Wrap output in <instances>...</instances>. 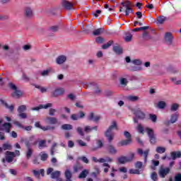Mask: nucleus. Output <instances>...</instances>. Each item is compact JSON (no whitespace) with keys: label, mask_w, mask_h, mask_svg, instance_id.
Instances as JSON below:
<instances>
[{"label":"nucleus","mask_w":181,"mask_h":181,"mask_svg":"<svg viewBox=\"0 0 181 181\" xmlns=\"http://www.w3.org/2000/svg\"><path fill=\"white\" fill-rule=\"evenodd\" d=\"M113 129H118V126L117 125V122L113 120L112 122L111 125L108 127V129L105 132V136L107 139L108 142H112V139H114V134L112 133Z\"/></svg>","instance_id":"obj_1"},{"label":"nucleus","mask_w":181,"mask_h":181,"mask_svg":"<svg viewBox=\"0 0 181 181\" xmlns=\"http://www.w3.org/2000/svg\"><path fill=\"white\" fill-rule=\"evenodd\" d=\"M2 122H4V120L0 119V131H5V132L9 134V132H11V128H12V124L8 122H5L1 124Z\"/></svg>","instance_id":"obj_2"},{"label":"nucleus","mask_w":181,"mask_h":181,"mask_svg":"<svg viewBox=\"0 0 181 181\" xmlns=\"http://www.w3.org/2000/svg\"><path fill=\"white\" fill-rule=\"evenodd\" d=\"M146 131L148 135L151 144H153V145L154 144H156V137L155 136V133L153 132V129L149 127H146Z\"/></svg>","instance_id":"obj_3"},{"label":"nucleus","mask_w":181,"mask_h":181,"mask_svg":"<svg viewBox=\"0 0 181 181\" xmlns=\"http://www.w3.org/2000/svg\"><path fill=\"white\" fill-rule=\"evenodd\" d=\"M170 173V168H164V167H160L159 170H158V175L162 179H165L168 175Z\"/></svg>","instance_id":"obj_4"},{"label":"nucleus","mask_w":181,"mask_h":181,"mask_svg":"<svg viewBox=\"0 0 181 181\" xmlns=\"http://www.w3.org/2000/svg\"><path fill=\"white\" fill-rule=\"evenodd\" d=\"M175 37L173 36L172 33H165L164 35V40L168 46H172L173 45V40Z\"/></svg>","instance_id":"obj_5"},{"label":"nucleus","mask_w":181,"mask_h":181,"mask_svg":"<svg viewBox=\"0 0 181 181\" xmlns=\"http://www.w3.org/2000/svg\"><path fill=\"white\" fill-rule=\"evenodd\" d=\"M64 94V89L63 88H58L51 93V96L54 98H57V97H60V95H63Z\"/></svg>","instance_id":"obj_6"},{"label":"nucleus","mask_w":181,"mask_h":181,"mask_svg":"<svg viewBox=\"0 0 181 181\" xmlns=\"http://www.w3.org/2000/svg\"><path fill=\"white\" fill-rule=\"evenodd\" d=\"M53 107L52 103H47L45 105H40L39 106H37L35 107L31 108L32 111H39V110H47V108H52Z\"/></svg>","instance_id":"obj_7"},{"label":"nucleus","mask_w":181,"mask_h":181,"mask_svg":"<svg viewBox=\"0 0 181 181\" xmlns=\"http://www.w3.org/2000/svg\"><path fill=\"white\" fill-rule=\"evenodd\" d=\"M16 156V154H15V152L12 151H6V160L8 162V163H11V162H13V158Z\"/></svg>","instance_id":"obj_8"},{"label":"nucleus","mask_w":181,"mask_h":181,"mask_svg":"<svg viewBox=\"0 0 181 181\" xmlns=\"http://www.w3.org/2000/svg\"><path fill=\"white\" fill-rule=\"evenodd\" d=\"M62 6L64 9H66V11H71V9H73L74 4L67 0H63Z\"/></svg>","instance_id":"obj_9"},{"label":"nucleus","mask_w":181,"mask_h":181,"mask_svg":"<svg viewBox=\"0 0 181 181\" xmlns=\"http://www.w3.org/2000/svg\"><path fill=\"white\" fill-rule=\"evenodd\" d=\"M101 119V117L100 115H94L93 112L89 113L88 116V121H93V122H98Z\"/></svg>","instance_id":"obj_10"},{"label":"nucleus","mask_w":181,"mask_h":181,"mask_svg":"<svg viewBox=\"0 0 181 181\" xmlns=\"http://www.w3.org/2000/svg\"><path fill=\"white\" fill-rule=\"evenodd\" d=\"M45 122L47 124H50L51 125H56L59 121L57 120V118L54 117H47L45 118Z\"/></svg>","instance_id":"obj_11"},{"label":"nucleus","mask_w":181,"mask_h":181,"mask_svg":"<svg viewBox=\"0 0 181 181\" xmlns=\"http://www.w3.org/2000/svg\"><path fill=\"white\" fill-rule=\"evenodd\" d=\"M137 152H138L139 155H140L141 156H142V155H144V163H146L147 159H148V155H149V149L144 151L142 149L139 148Z\"/></svg>","instance_id":"obj_12"},{"label":"nucleus","mask_w":181,"mask_h":181,"mask_svg":"<svg viewBox=\"0 0 181 181\" xmlns=\"http://www.w3.org/2000/svg\"><path fill=\"white\" fill-rule=\"evenodd\" d=\"M67 60V57L65 55H59L57 59H56V63L57 64H64V63H66Z\"/></svg>","instance_id":"obj_13"},{"label":"nucleus","mask_w":181,"mask_h":181,"mask_svg":"<svg viewBox=\"0 0 181 181\" xmlns=\"http://www.w3.org/2000/svg\"><path fill=\"white\" fill-rule=\"evenodd\" d=\"M134 114L139 119H145L146 115L141 110H136Z\"/></svg>","instance_id":"obj_14"},{"label":"nucleus","mask_w":181,"mask_h":181,"mask_svg":"<svg viewBox=\"0 0 181 181\" xmlns=\"http://www.w3.org/2000/svg\"><path fill=\"white\" fill-rule=\"evenodd\" d=\"M25 18H28V19H30V18H33V10H32L30 7L25 8Z\"/></svg>","instance_id":"obj_15"},{"label":"nucleus","mask_w":181,"mask_h":181,"mask_svg":"<svg viewBox=\"0 0 181 181\" xmlns=\"http://www.w3.org/2000/svg\"><path fill=\"white\" fill-rule=\"evenodd\" d=\"M35 125L37 128H40V129H42V131H49V129H54V127H50V126L42 127V125H40V122H35Z\"/></svg>","instance_id":"obj_16"},{"label":"nucleus","mask_w":181,"mask_h":181,"mask_svg":"<svg viewBox=\"0 0 181 181\" xmlns=\"http://www.w3.org/2000/svg\"><path fill=\"white\" fill-rule=\"evenodd\" d=\"M12 149V145L9 143H4L2 147H0V153L4 152V151H11Z\"/></svg>","instance_id":"obj_17"},{"label":"nucleus","mask_w":181,"mask_h":181,"mask_svg":"<svg viewBox=\"0 0 181 181\" xmlns=\"http://www.w3.org/2000/svg\"><path fill=\"white\" fill-rule=\"evenodd\" d=\"M23 95V93L21 90H16L11 93V97L13 98H21Z\"/></svg>","instance_id":"obj_18"},{"label":"nucleus","mask_w":181,"mask_h":181,"mask_svg":"<svg viewBox=\"0 0 181 181\" xmlns=\"http://www.w3.org/2000/svg\"><path fill=\"white\" fill-rule=\"evenodd\" d=\"M117 161L119 163H121V165H124L125 163H129L128 160V157L125 156H120L117 158Z\"/></svg>","instance_id":"obj_19"},{"label":"nucleus","mask_w":181,"mask_h":181,"mask_svg":"<svg viewBox=\"0 0 181 181\" xmlns=\"http://www.w3.org/2000/svg\"><path fill=\"white\" fill-rule=\"evenodd\" d=\"M171 159L173 160H176L177 158H181V152L180 151H173L170 153Z\"/></svg>","instance_id":"obj_20"},{"label":"nucleus","mask_w":181,"mask_h":181,"mask_svg":"<svg viewBox=\"0 0 181 181\" xmlns=\"http://www.w3.org/2000/svg\"><path fill=\"white\" fill-rule=\"evenodd\" d=\"M107 151L109 152V153H110V155H115L117 153V152H118L117 148H115V147H114V146H112L111 144L107 146Z\"/></svg>","instance_id":"obj_21"},{"label":"nucleus","mask_w":181,"mask_h":181,"mask_svg":"<svg viewBox=\"0 0 181 181\" xmlns=\"http://www.w3.org/2000/svg\"><path fill=\"white\" fill-rule=\"evenodd\" d=\"M0 102L1 103V104H3V105H4V107H6V108L9 110L11 111V112H13V110L15 108L13 105H11L9 106V105H8V103H6V102H5V100H4L2 99L0 100Z\"/></svg>","instance_id":"obj_22"},{"label":"nucleus","mask_w":181,"mask_h":181,"mask_svg":"<svg viewBox=\"0 0 181 181\" xmlns=\"http://www.w3.org/2000/svg\"><path fill=\"white\" fill-rule=\"evenodd\" d=\"M59 25H52L47 29V32L49 33H56V32H59Z\"/></svg>","instance_id":"obj_23"},{"label":"nucleus","mask_w":181,"mask_h":181,"mask_svg":"<svg viewBox=\"0 0 181 181\" xmlns=\"http://www.w3.org/2000/svg\"><path fill=\"white\" fill-rule=\"evenodd\" d=\"M129 70H130V71H142L144 70V68L141 66H130V67L129 68Z\"/></svg>","instance_id":"obj_24"},{"label":"nucleus","mask_w":181,"mask_h":181,"mask_svg":"<svg viewBox=\"0 0 181 181\" xmlns=\"http://www.w3.org/2000/svg\"><path fill=\"white\" fill-rule=\"evenodd\" d=\"M130 144H132V139H127L126 140L121 141L119 145L120 146H127V145H130Z\"/></svg>","instance_id":"obj_25"},{"label":"nucleus","mask_w":181,"mask_h":181,"mask_svg":"<svg viewBox=\"0 0 181 181\" xmlns=\"http://www.w3.org/2000/svg\"><path fill=\"white\" fill-rule=\"evenodd\" d=\"M90 173V170L85 169L78 175L79 179H86L87 175Z\"/></svg>","instance_id":"obj_26"},{"label":"nucleus","mask_w":181,"mask_h":181,"mask_svg":"<svg viewBox=\"0 0 181 181\" xmlns=\"http://www.w3.org/2000/svg\"><path fill=\"white\" fill-rule=\"evenodd\" d=\"M98 127L97 126L95 127H90V126H86L84 127V131L85 132H86L87 134H88V132H91V131H98Z\"/></svg>","instance_id":"obj_27"},{"label":"nucleus","mask_w":181,"mask_h":181,"mask_svg":"<svg viewBox=\"0 0 181 181\" xmlns=\"http://www.w3.org/2000/svg\"><path fill=\"white\" fill-rule=\"evenodd\" d=\"M113 52H115L116 54H122V48L119 45H115L113 47Z\"/></svg>","instance_id":"obj_28"},{"label":"nucleus","mask_w":181,"mask_h":181,"mask_svg":"<svg viewBox=\"0 0 181 181\" xmlns=\"http://www.w3.org/2000/svg\"><path fill=\"white\" fill-rule=\"evenodd\" d=\"M60 175H62V173L59 170H56L51 173V178L52 179H59L60 177Z\"/></svg>","instance_id":"obj_29"},{"label":"nucleus","mask_w":181,"mask_h":181,"mask_svg":"<svg viewBox=\"0 0 181 181\" xmlns=\"http://www.w3.org/2000/svg\"><path fill=\"white\" fill-rule=\"evenodd\" d=\"M62 129L64 131H70L73 129V125L69 124H64L61 126Z\"/></svg>","instance_id":"obj_30"},{"label":"nucleus","mask_w":181,"mask_h":181,"mask_svg":"<svg viewBox=\"0 0 181 181\" xmlns=\"http://www.w3.org/2000/svg\"><path fill=\"white\" fill-rule=\"evenodd\" d=\"M34 138H35L34 136H30L29 139H26L24 140L25 145V146H27L28 149L30 148V142L33 141Z\"/></svg>","instance_id":"obj_31"},{"label":"nucleus","mask_w":181,"mask_h":181,"mask_svg":"<svg viewBox=\"0 0 181 181\" xmlns=\"http://www.w3.org/2000/svg\"><path fill=\"white\" fill-rule=\"evenodd\" d=\"M179 118V115L175 113L171 115L170 119V122L171 124H175L176 121H177V119Z\"/></svg>","instance_id":"obj_32"},{"label":"nucleus","mask_w":181,"mask_h":181,"mask_svg":"<svg viewBox=\"0 0 181 181\" xmlns=\"http://www.w3.org/2000/svg\"><path fill=\"white\" fill-rule=\"evenodd\" d=\"M32 155H33V149L31 148H28L26 151V159L29 160L30 158H32Z\"/></svg>","instance_id":"obj_33"},{"label":"nucleus","mask_w":181,"mask_h":181,"mask_svg":"<svg viewBox=\"0 0 181 181\" xmlns=\"http://www.w3.org/2000/svg\"><path fill=\"white\" fill-rule=\"evenodd\" d=\"M157 153H165L166 152V148L163 146H157L156 148Z\"/></svg>","instance_id":"obj_34"},{"label":"nucleus","mask_w":181,"mask_h":181,"mask_svg":"<svg viewBox=\"0 0 181 181\" xmlns=\"http://www.w3.org/2000/svg\"><path fill=\"white\" fill-rule=\"evenodd\" d=\"M101 33H104L103 28H98L93 32V35L94 36H98V35H101Z\"/></svg>","instance_id":"obj_35"},{"label":"nucleus","mask_w":181,"mask_h":181,"mask_svg":"<svg viewBox=\"0 0 181 181\" xmlns=\"http://www.w3.org/2000/svg\"><path fill=\"white\" fill-rule=\"evenodd\" d=\"M119 83L121 86H122V87H127V86L128 85V79L125 78H120Z\"/></svg>","instance_id":"obj_36"},{"label":"nucleus","mask_w":181,"mask_h":181,"mask_svg":"<svg viewBox=\"0 0 181 181\" xmlns=\"http://www.w3.org/2000/svg\"><path fill=\"white\" fill-rule=\"evenodd\" d=\"M96 144H97V147H94L93 148V151H97V149H101V148L104 146V144H103V141H101V140H98Z\"/></svg>","instance_id":"obj_37"},{"label":"nucleus","mask_w":181,"mask_h":181,"mask_svg":"<svg viewBox=\"0 0 181 181\" xmlns=\"http://www.w3.org/2000/svg\"><path fill=\"white\" fill-rule=\"evenodd\" d=\"M148 119H151L155 124L158 121V116L156 115L149 114Z\"/></svg>","instance_id":"obj_38"},{"label":"nucleus","mask_w":181,"mask_h":181,"mask_svg":"<svg viewBox=\"0 0 181 181\" xmlns=\"http://www.w3.org/2000/svg\"><path fill=\"white\" fill-rule=\"evenodd\" d=\"M113 44H114V41L110 40L107 44H104L103 45H102V49L105 50V49H108V47H110Z\"/></svg>","instance_id":"obj_39"},{"label":"nucleus","mask_w":181,"mask_h":181,"mask_svg":"<svg viewBox=\"0 0 181 181\" xmlns=\"http://www.w3.org/2000/svg\"><path fill=\"white\" fill-rule=\"evenodd\" d=\"M129 173H130V175H141V170H138L137 168L130 169Z\"/></svg>","instance_id":"obj_40"},{"label":"nucleus","mask_w":181,"mask_h":181,"mask_svg":"<svg viewBox=\"0 0 181 181\" xmlns=\"http://www.w3.org/2000/svg\"><path fill=\"white\" fill-rule=\"evenodd\" d=\"M157 107L160 110H163L166 107V103L165 101H160L158 103Z\"/></svg>","instance_id":"obj_41"},{"label":"nucleus","mask_w":181,"mask_h":181,"mask_svg":"<svg viewBox=\"0 0 181 181\" xmlns=\"http://www.w3.org/2000/svg\"><path fill=\"white\" fill-rule=\"evenodd\" d=\"M134 166H135L136 169L141 170V169H142V168L144 166V163H142V162H141V161H137L134 164Z\"/></svg>","instance_id":"obj_42"},{"label":"nucleus","mask_w":181,"mask_h":181,"mask_svg":"<svg viewBox=\"0 0 181 181\" xmlns=\"http://www.w3.org/2000/svg\"><path fill=\"white\" fill-rule=\"evenodd\" d=\"M180 105L177 103H173L170 106V111L175 112L177 110H179Z\"/></svg>","instance_id":"obj_43"},{"label":"nucleus","mask_w":181,"mask_h":181,"mask_svg":"<svg viewBox=\"0 0 181 181\" xmlns=\"http://www.w3.org/2000/svg\"><path fill=\"white\" fill-rule=\"evenodd\" d=\"M165 21H166L165 16H162L157 18V22L160 23V25H162L165 22Z\"/></svg>","instance_id":"obj_44"},{"label":"nucleus","mask_w":181,"mask_h":181,"mask_svg":"<svg viewBox=\"0 0 181 181\" xmlns=\"http://www.w3.org/2000/svg\"><path fill=\"white\" fill-rule=\"evenodd\" d=\"M39 149H43L46 148V141L42 140L38 143Z\"/></svg>","instance_id":"obj_45"},{"label":"nucleus","mask_w":181,"mask_h":181,"mask_svg":"<svg viewBox=\"0 0 181 181\" xmlns=\"http://www.w3.org/2000/svg\"><path fill=\"white\" fill-rule=\"evenodd\" d=\"M52 71V69H48L47 70H44L41 72V76L42 77H46L47 76H49V74Z\"/></svg>","instance_id":"obj_46"},{"label":"nucleus","mask_w":181,"mask_h":181,"mask_svg":"<svg viewBox=\"0 0 181 181\" xmlns=\"http://www.w3.org/2000/svg\"><path fill=\"white\" fill-rule=\"evenodd\" d=\"M132 64H134V66H141L142 64V61L140 59H134L132 60Z\"/></svg>","instance_id":"obj_47"},{"label":"nucleus","mask_w":181,"mask_h":181,"mask_svg":"<svg viewBox=\"0 0 181 181\" xmlns=\"http://www.w3.org/2000/svg\"><path fill=\"white\" fill-rule=\"evenodd\" d=\"M127 100L129 101H138L139 100V98L138 96H134V95H129L127 97Z\"/></svg>","instance_id":"obj_48"},{"label":"nucleus","mask_w":181,"mask_h":181,"mask_svg":"<svg viewBox=\"0 0 181 181\" xmlns=\"http://www.w3.org/2000/svg\"><path fill=\"white\" fill-rule=\"evenodd\" d=\"M25 110H26V105H21V106L18 107L17 111L20 114V113H22V112H25Z\"/></svg>","instance_id":"obj_49"},{"label":"nucleus","mask_w":181,"mask_h":181,"mask_svg":"<svg viewBox=\"0 0 181 181\" xmlns=\"http://www.w3.org/2000/svg\"><path fill=\"white\" fill-rule=\"evenodd\" d=\"M151 179L153 181H158V173H156V172H153L151 175Z\"/></svg>","instance_id":"obj_50"},{"label":"nucleus","mask_w":181,"mask_h":181,"mask_svg":"<svg viewBox=\"0 0 181 181\" xmlns=\"http://www.w3.org/2000/svg\"><path fill=\"white\" fill-rule=\"evenodd\" d=\"M122 5L124 8H132V3L131 1H126V3L122 2Z\"/></svg>","instance_id":"obj_51"},{"label":"nucleus","mask_w":181,"mask_h":181,"mask_svg":"<svg viewBox=\"0 0 181 181\" xmlns=\"http://www.w3.org/2000/svg\"><path fill=\"white\" fill-rule=\"evenodd\" d=\"M0 21H9V16L0 14Z\"/></svg>","instance_id":"obj_52"},{"label":"nucleus","mask_w":181,"mask_h":181,"mask_svg":"<svg viewBox=\"0 0 181 181\" xmlns=\"http://www.w3.org/2000/svg\"><path fill=\"white\" fill-rule=\"evenodd\" d=\"M13 123L14 124V125H16V127H18V128H21L22 129L25 128V126H23V124H22V123L18 121H13Z\"/></svg>","instance_id":"obj_53"},{"label":"nucleus","mask_w":181,"mask_h":181,"mask_svg":"<svg viewBox=\"0 0 181 181\" xmlns=\"http://www.w3.org/2000/svg\"><path fill=\"white\" fill-rule=\"evenodd\" d=\"M125 8H126V11H125L126 16H128V15H129L130 13H134V10H132V8L131 7H125Z\"/></svg>","instance_id":"obj_54"},{"label":"nucleus","mask_w":181,"mask_h":181,"mask_svg":"<svg viewBox=\"0 0 181 181\" xmlns=\"http://www.w3.org/2000/svg\"><path fill=\"white\" fill-rule=\"evenodd\" d=\"M137 131H138V132L141 134V135H144V127H142V125L141 124H138Z\"/></svg>","instance_id":"obj_55"},{"label":"nucleus","mask_w":181,"mask_h":181,"mask_svg":"<svg viewBox=\"0 0 181 181\" xmlns=\"http://www.w3.org/2000/svg\"><path fill=\"white\" fill-rule=\"evenodd\" d=\"M40 156H41V160H47V158H49V156L47 155V153H40Z\"/></svg>","instance_id":"obj_56"},{"label":"nucleus","mask_w":181,"mask_h":181,"mask_svg":"<svg viewBox=\"0 0 181 181\" xmlns=\"http://www.w3.org/2000/svg\"><path fill=\"white\" fill-rule=\"evenodd\" d=\"M76 131L81 136H84V132H83V128H81V127H77Z\"/></svg>","instance_id":"obj_57"},{"label":"nucleus","mask_w":181,"mask_h":181,"mask_svg":"<svg viewBox=\"0 0 181 181\" xmlns=\"http://www.w3.org/2000/svg\"><path fill=\"white\" fill-rule=\"evenodd\" d=\"M127 159H128L129 162H132V160H134V159H135V153H130L129 156L127 157Z\"/></svg>","instance_id":"obj_58"},{"label":"nucleus","mask_w":181,"mask_h":181,"mask_svg":"<svg viewBox=\"0 0 181 181\" xmlns=\"http://www.w3.org/2000/svg\"><path fill=\"white\" fill-rule=\"evenodd\" d=\"M79 160H82L84 163H88L89 160L88 158L86 156H81L78 158Z\"/></svg>","instance_id":"obj_59"},{"label":"nucleus","mask_w":181,"mask_h":181,"mask_svg":"<svg viewBox=\"0 0 181 181\" xmlns=\"http://www.w3.org/2000/svg\"><path fill=\"white\" fill-rule=\"evenodd\" d=\"M56 112V109L50 108L49 110V115H50L51 117H54Z\"/></svg>","instance_id":"obj_60"},{"label":"nucleus","mask_w":181,"mask_h":181,"mask_svg":"<svg viewBox=\"0 0 181 181\" xmlns=\"http://www.w3.org/2000/svg\"><path fill=\"white\" fill-rule=\"evenodd\" d=\"M124 136H125V138H127V139H132V136H131V133H129V132L125 131L124 132Z\"/></svg>","instance_id":"obj_61"},{"label":"nucleus","mask_w":181,"mask_h":181,"mask_svg":"<svg viewBox=\"0 0 181 181\" xmlns=\"http://www.w3.org/2000/svg\"><path fill=\"white\" fill-rule=\"evenodd\" d=\"M105 42V40L104 38H103V37H98L96 38V42L101 44V43H104Z\"/></svg>","instance_id":"obj_62"},{"label":"nucleus","mask_w":181,"mask_h":181,"mask_svg":"<svg viewBox=\"0 0 181 181\" xmlns=\"http://www.w3.org/2000/svg\"><path fill=\"white\" fill-rule=\"evenodd\" d=\"M125 42H131L132 40V35L129 34L124 37Z\"/></svg>","instance_id":"obj_63"},{"label":"nucleus","mask_w":181,"mask_h":181,"mask_svg":"<svg viewBox=\"0 0 181 181\" xmlns=\"http://www.w3.org/2000/svg\"><path fill=\"white\" fill-rule=\"evenodd\" d=\"M175 181H181V174L178 173L175 177Z\"/></svg>","instance_id":"obj_64"}]
</instances>
